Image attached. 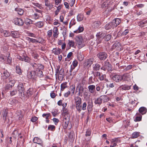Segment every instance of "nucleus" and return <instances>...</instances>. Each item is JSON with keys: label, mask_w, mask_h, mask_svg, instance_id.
I'll list each match as a JSON object with an SVG mask.
<instances>
[{"label": "nucleus", "mask_w": 147, "mask_h": 147, "mask_svg": "<svg viewBox=\"0 0 147 147\" xmlns=\"http://www.w3.org/2000/svg\"><path fill=\"white\" fill-rule=\"evenodd\" d=\"M76 41L77 46L79 49H81L85 46V43L84 41L83 40L82 36H76Z\"/></svg>", "instance_id": "f257e3e1"}, {"label": "nucleus", "mask_w": 147, "mask_h": 147, "mask_svg": "<svg viewBox=\"0 0 147 147\" xmlns=\"http://www.w3.org/2000/svg\"><path fill=\"white\" fill-rule=\"evenodd\" d=\"M70 115L69 114L64 115L63 120V125L64 129H66L69 122Z\"/></svg>", "instance_id": "f03ea898"}, {"label": "nucleus", "mask_w": 147, "mask_h": 147, "mask_svg": "<svg viewBox=\"0 0 147 147\" xmlns=\"http://www.w3.org/2000/svg\"><path fill=\"white\" fill-rule=\"evenodd\" d=\"M84 91V88L80 84H79L77 87L76 93H78L77 95L79 96H82L83 93Z\"/></svg>", "instance_id": "7ed1b4c3"}, {"label": "nucleus", "mask_w": 147, "mask_h": 147, "mask_svg": "<svg viewBox=\"0 0 147 147\" xmlns=\"http://www.w3.org/2000/svg\"><path fill=\"white\" fill-rule=\"evenodd\" d=\"M94 59L93 58H90L86 60L84 63L85 67H86L88 68L90 67L91 65L93 63Z\"/></svg>", "instance_id": "20e7f679"}, {"label": "nucleus", "mask_w": 147, "mask_h": 147, "mask_svg": "<svg viewBox=\"0 0 147 147\" xmlns=\"http://www.w3.org/2000/svg\"><path fill=\"white\" fill-rule=\"evenodd\" d=\"M98 57L101 60H105L107 57V54L105 52H100L97 55Z\"/></svg>", "instance_id": "39448f33"}, {"label": "nucleus", "mask_w": 147, "mask_h": 147, "mask_svg": "<svg viewBox=\"0 0 147 147\" xmlns=\"http://www.w3.org/2000/svg\"><path fill=\"white\" fill-rule=\"evenodd\" d=\"M18 88L19 94L21 96L22 95V94L24 95V88L23 84L22 83H19L18 86Z\"/></svg>", "instance_id": "423d86ee"}, {"label": "nucleus", "mask_w": 147, "mask_h": 147, "mask_svg": "<svg viewBox=\"0 0 147 147\" xmlns=\"http://www.w3.org/2000/svg\"><path fill=\"white\" fill-rule=\"evenodd\" d=\"M132 78L131 74L126 73L122 75V80L128 81L130 80Z\"/></svg>", "instance_id": "0eeeda50"}, {"label": "nucleus", "mask_w": 147, "mask_h": 147, "mask_svg": "<svg viewBox=\"0 0 147 147\" xmlns=\"http://www.w3.org/2000/svg\"><path fill=\"white\" fill-rule=\"evenodd\" d=\"M14 23L15 24L20 26H22L24 24L23 21L21 19L16 18L14 19Z\"/></svg>", "instance_id": "6e6552de"}, {"label": "nucleus", "mask_w": 147, "mask_h": 147, "mask_svg": "<svg viewBox=\"0 0 147 147\" xmlns=\"http://www.w3.org/2000/svg\"><path fill=\"white\" fill-rule=\"evenodd\" d=\"M35 71H29L27 73L28 78L30 79H34L36 78Z\"/></svg>", "instance_id": "1a4fd4ad"}, {"label": "nucleus", "mask_w": 147, "mask_h": 147, "mask_svg": "<svg viewBox=\"0 0 147 147\" xmlns=\"http://www.w3.org/2000/svg\"><path fill=\"white\" fill-rule=\"evenodd\" d=\"M113 80L116 82H119L122 80V75H115L112 77Z\"/></svg>", "instance_id": "9d476101"}, {"label": "nucleus", "mask_w": 147, "mask_h": 147, "mask_svg": "<svg viewBox=\"0 0 147 147\" xmlns=\"http://www.w3.org/2000/svg\"><path fill=\"white\" fill-rule=\"evenodd\" d=\"M30 64L34 69H38L39 67H40V69H43L44 66L41 64H37L36 63L34 62L33 63H30Z\"/></svg>", "instance_id": "9b49d317"}, {"label": "nucleus", "mask_w": 147, "mask_h": 147, "mask_svg": "<svg viewBox=\"0 0 147 147\" xmlns=\"http://www.w3.org/2000/svg\"><path fill=\"white\" fill-rule=\"evenodd\" d=\"M57 69L56 70V74H59L64 75V69L61 68L60 70V66L58 65L57 66Z\"/></svg>", "instance_id": "f8f14e48"}, {"label": "nucleus", "mask_w": 147, "mask_h": 147, "mask_svg": "<svg viewBox=\"0 0 147 147\" xmlns=\"http://www.w3.org/2000/svg\"><path fill=\"white\" fill-rule=\"evenodd\" d=\"M121 22V20L118 18H115L112 22L114 28L116 27Z\"/></svg>", "instance_id": "ddd939ff"}, {"label": "nucleus", "mask_w": 147, "mask_h": 147, "mask_svg": "<svg viewBox=\"0 0 147 147\" xmlns=\"http://www.w3.org/2000/svg\"><path fill=\"white\" fill-rule=\"evenodd\" d=\"M104 28L105 29L108 30L112 28H113L114 27L113 26V23L111 22L106 24Z\"/></svg>", "instance_id": "4468645a"}, {"label": "nucleus", "mask_w": 147, "mask_h": 147, "mask_svg": "<svg viewBox=\"0 0 147 147\" xmlns=\"http://www.w3.org/2000/svg\"><path fill=\"white\" fill-rule=\"evenodd\" d=\"M131 86V85L129 86L125 84L121 86L119 88L123 90H126L130 89Z\"/></svg>", "instance_id": "2eb2a0df"}, {"label": "nucleus", "mask_w": 147, "mask_h": 147, "mask_svg": "<svg viewBox=\"0 0 147 147\" xmlns=\"http://www.w3.org/2000/svg\"><path fill=\"white\" fill-rule=\"evenodd\" d=\"M121 47L120 43L118 42H116L114 43L112 46V49H115L116 50L119 49Z\"/></svg>", "instance_id": "dca6fc26"}, {"label": "nucleus", "mask_w": 147, "mask_h": 147, "mask_svg": "<svg viewBox=\"0 0 147 147\" xmlns=\"http://www.w3.org/2000/svg\"><path fill=\"white\" fill-rule=\"evenodd\" d=\"M93 102L92 100H89L88 102L87 109L88 111H91L92 109Z\"/></svg>", "instance_id": "f3484780"}, {"label": "nucleus", "mask_w": 147, "mask_h": 147, "mask_svg": "<svg viewBox=\"0 0 147 147\" xmlns=\"http://www.w3.org/2000/svg\"><path fill=\"white\" fill-rule=\"evenodd\" d=\"M96 36L97 38L103 39L105 36V33L99 32L97 33Z\"/></svg>", "instance_id": "a211bd4d"}, {"label": "nucleus", "mask_w": 147, "mask_h": 147, "mask_svg": "<svg viewBox=\"0 0 147 147\" xmlns=\"http://www.w3.org/2000/svg\"><path fill=\"white\" fill-rule=\"evenodd\" d=\"M88 88L89 92L91 93H93L95 90V86L94 85H90L88 86Z\"/></svg>", "instance_id": "6ab92c4d"}, {"label": "nucleus", "mask_w": 147, "mask_h": 147, "mask_svg": "<svg viewBox=\"0 0 147 147\" xmlns=\"http://www.w3.org/2000/svg\"><path fill=\"white\" fill-rule=\"evenodd\" d=\"M53 36L54 37L57 38L59 34L58 30L57 27H56L54 28L53 31Z\"/></svg>", "instance_id": "aec40b11"}, {"label": "nucleus", "mask_w": 147, "mask_h": 147, "mask_svg": "<svg viewBox=\"0 0 147 147\" xmlns=\"http://www.w3.org/2000/svg\"><path fill=\"white\" fill-rule=\"evenodd\" d=\"M75 103L76 104H81L82 100L79 96L75 97L74 98Z\"/></svg>", "instance_id": "412c9836"}, {"label": "nucleus", "mask_w": 147, "mask_h": 147, "mask_svg": "<svg viewBox=\"0 0 147 147\" xmlns=\"http://www.w3.org/2000/svg\"><path fill=\"white\" fill-rule=\"evenodd\" d=\"M74 132L73 131H71L69 136V140L71 142L74 141Z\"/></svg>", "instance_id": "4be33fe9"}, {"label": "nucleus", "mask_w": 147, "mask_h": 147, "mask_svg": "<svg viewBox=\"0 0 147 147\" xmlns=\"http://www.w3.org/2000/svg\"><path fill=\"white\" fill-rule=\"evenodd\" d=\"M138 111L142 115H143L146 112V109L144 107H142L139 109Z\"/></svg>", "instance_id": "5701e85b"}, {"label": "nucleus", "mask_w": 147, "mask_h": 147, "mask_svg": "<svg viewBox=\"0 0 147 147\" xmlns=\"http://www.w3.org/2000/svg\"><path fill=\"white\" fill-rule=\"evenodd\" d=\"M26 39L29 41V42H32V43H36V42L40 43V42L38 40H36L35 39L30 38L29 37L26 38Z\"/></svg>", "instance_id": "b1692460"}, {"label": "nucleus", "mask_w": 147, "mask_h": 147, "mask_svg": "<svg viewBox=\"0 0 147 147\" xmlns=\"http://www.w3.org/2000/svg\"><path fill=\"white\" fill-rule=\"evenodd\" d=\"M104 65L107 68V70H109L111 69V65L108 61H106L105 62Z\"/></svg>", "instance_id": "393cba45"}, {"label": "nucleus", "mask_w": 147, "mask_h": 147, "mask_svg": "<svg viewBox=\"0 0 147 147\" xmlns=\"http://www.w3.org/2000/svg\"><path fill=\"white\" fill-rule=\"evenodd\" d=\"M67 82H65L61 84V91L64 90L67 87Z\"/></svg>", "instance_id": "a878e982"}, {"label": "nucleus", "mask_w": 147, "mask_h": 147, "mask_svg": "<svg viewBox=\"0 0 147 147\" xmlns=\"http://www.w3.org/2000/svg\"><path fill=\"white\" fill-rule=\"evenodd\" d=\"M78 58L80 61H82L84 59V55L83 54L81 53H78L77 55Z\"/></svg>", "instance_id": "bb28decb"}, {"label": "nucleus", "mask_w": 147, "mask_h": 147, "mask_svg": "<svg viewBox=\"0 0 147 147\" xmlns=\"http://www.w3.org/2000/svg\"><path fill=\"white\" fill-rule=\"evenodd\" d=\"M15 11L20 15H22L23 13V10L22 9L16 8L15 9Z\"/></svg>", "instance_id": "cd10ccee"}, {"label": "nucleus", "mask_w": 147, "mask_h": 147, "mask_svg": "<svg viewBox=\"0 0 147 147\" xmlns=\"http://www.w3.org/2000/svg\"><path fill=\"white\" fill-rule=\"evenodd\" d=\"M9 102L12 105H15L18 103V101L15 99H10L9 100Z\"/></svg>", "instance_id": "c85d7f7f"}, {"label": "nucleus", "mask_w": 147, "mask_h": 147, "mask_svg": "<svg viewBox=\"0 0 147 147\" xmlns=\"http://www.w3.org/2000/svg\"><path fill=\"white\" fill-rule=\"evenodd\" d=\"M33 141L34 143H36L38 144H41L42 141L38 137L34 138L33 140Z\"/></svg>", "instance_id": "c756f323"}, {"label": "nucleus", "mask_w": 147, "mask_h": 147, "mask_svg": "<svg viewBox=\"0 0 147 147\" xmlns=\"http://www.w3.org/2000/svg\"><path fill=\"white\" fill-rule=\"evenodd\" d=\"M100 24V21H96L93 23L92 26L94 28H97L99 27Z\"/></svg>", "instance_id": "7c9ffc66"}, {"label": "nucleus", "mask_w": 147, "mask_h": 147, "mask_svg": "<svg viewBox=\"0 0 147 147\" xmlns=\"http://www.w3.org/2000/svg\"><path fill=\"white\" fill-rule=\"evenodd\" d=\"M84 16L82 14H79L77 16V21L78 22H81L82 21L84 18Z\"/></svg>", "instance_id": "2f4dec72"}, {"label": "nucleus", "mask_w": 147, "mask_h": 147, "mask_svg": "<svg viewBox=\"0 0 147 147\" xmlns=\"http://www.w3.org/2000/svg\"><path fill=\"white\" fill-rule=\"evenodd\" d=\"M61 49L59 48H54L53 50V52L55 55H58L60 53Z\"/></svg>", "instance_id": "473e14b6"}, {"label": "nucleus", "mask_w": 147, "mask_h": 147, "mask_svg": "<svg viewBox=\"0 0 147 147\" xmlns=\"http://www.w3.org/2000/svg\"><path fill=\"white\" fill-rule=\"evenodd\" d=\"M102 99L101 98V97L98 98L95 100L94 101V103L96 104L100 105L102 102Z\"/></svg>", "instance_id": "72a5a7b5"}, {"label": "nucleus", "mask_w": 147, "mask_h": 147, "mask_svg": "<svg viewBox=\"0 0 147 147\" xmlns=\"http://www.w3.org/2000/svg\"><path fill=\"white\" fill-rule=\"evenodd\" d=\"M100 66L98 63H96L94 65L93 70L94 71L99 70L100 68Z\"/></svg>", "instance_id": "f704fd0d"}, {"label": "nucleus", "mask_w": 147, "mask_h": 147, "mask_svg": "<svg viewBox=\"0 0 147 147\" xmlns=\"http://www.w3.org/2000/svg\"><path fill=\"white\" fill-rule=\"evenodd\" d=\"M3 74V77L4 79H6L10 75L9 73L7 70L4 71Z\"/></svg>", "instance_id": "c9c22d12"}, {"label": "nucleus", "mask_w": 147, "mask_h": 147, "mask_svg": "<svg viewBox=\"0 0 147 147\" xmlns=\"http://www.w3.org/2000/svg\"><path fill=\"white\" fill-rule=\"evenodd\" d=\"M16 73L19 74L20 75L22 74V70L21 69L20 67L19 66H16Z\"/></svg>", "instance_id": "e433bc0d"}, {"label": "nucleus", "mask_w": 147, "mask_h": 147, "mask_svg": "<svg viewBox=\"0 0 147 147\" xmlns=\"http://www.w3.org/2000/svg\"><path fill=\"white\" fill-rule=\"evenodd\" d=\"M76 108L77 110L79 112L82 110V105L81 104H76Z\"/></svg>", "instance_id": "4c0bfd02"}, {"label": "nucleus", "mask_w": 147, "mask_h": 147, "mask_svg": "<svg viewBox=\"0 0 147 147\" xmlns=\"http://www.w3.org/2000/svg\"><path fill=\"white\" fill-rule=\"evenodd\" d=\"M36 26L38 28H41L44 25L43 23L42 22H39L35 23Z\"/></svg>", "instance_id": "58836bf2"}, {"label": "nucleus", "mask_w": 147, "mask_h": 147, "mask_svg": "<svg viewBox=\"0 0 147 147\" xmlns=\"http://www.w3.org/2000/svg\"><path fill=\"white\" fill-rule=\"evenodd\" d=\"M36 73L37 74V76L39 77H41L43 76V73L42 71L38 69V70H36Z\"/></svg>", "instance_id": "ea45409f"}, {"label": "nucleus", "mask_w": 147, "mask_h": 147, "mask_svg": "<svg viewBox=\"0 0 147 147\" xmlns=\"http://www.w3.org/2000/svg\"><path fill=\"white\" fill-rule=\"evenodd\" d=\"M27 93L28 97L30 96L33 94L32 90L31 88H29L27 90Z\"/></svg>", "instance_id": "a19ab883"}, {"label": "nucleus", "mask_w": 147, "mask_h": 147, "mask_svg": "<svg viewBox=\"0 0 147 147\" xmlns=\"http://www.w3.org/2000/svg\"><path fill=\"white\" fill-rule=\"evenodd\" d=\"M3 34L4 36L5 37H7L10 36L11 34L9 31L7 30H5L3 31Z\"/></svg>", "instance_id": "79ce46f5"}, {"label": "nucleus", "mask_w": 147, "mask_h": 147, "mask_svg": "<svg viewBox=\"0 0 147 147\" xmlns=\"http://www.w3.org/2000/svg\"><path fill=\"white\" fill-rule=\"evenodd\" d=\"M11 34L10 35L13 38H16L18 36V32L15 31H11Z\"/></svg>", "instance_id": "37998d69"}, {"label": "nucleus", "mask_w": 147, "mask_h": 147, "mask_svg": "<svg viewBox=\"0 0 147 147\" xmlns=\"http://www.w3.org/2000/svg\"><path fill=\"white\" fill-rule=\"evenodd\" d=\"M63 115H64L67 114H69L67 110L65 108L64 105L63 106Z\"/></svg>", "instance_id": "c03bdc74"}, {"label": "nucleus", "mask_w": 147, "mask_h": 147, "mask_svg": "<svg viewBox=\"0 0 147 147\" xmlns=\"http://www.w3.org/2000/svg\"><path fill=\"white\" fill-rule=\"evenodd\" d=\"M42 116L44 117H45V118L46 119H48L51 117V114L50 113H44L42 114Z\"/></svg>", "instance_id": "a18cd8bd"}, {"label": "nucleus", "mask_w": 147, "mask_h": 147, "mask_svg": "<svg viewBox=\"0 0 147 147\" xmlns=\"http://www.w3.org/2000/svg\"><path fill=\"white\" fill-rule=\"evenodd\" d=\"M75 85H72L70 87V89L71 90V92L73 94H74L75 90Z\"/></svg>", "instance_id": "49530a36"}, {"label": "nucleus", "mask_w": 147, "mask_h": 147, "mask_svg": "<svg viewBox=\"0 0 147 147\" xmlns=\"http://www.w3.org/2000/svg\"><path fill=\"white\" fill-rule=\"evenodd\" d=\"M32 21L30 19L26 18L25 20V23L27 25H29L32 23Z\"/></svg>", "instance_id": "de8ad7c7"}, {"label": "nucleus", "mask_w": 147, "mask_h": 147, "mask_svg": "<svg viewBox=\"0 0 147 147\" xmlns=\"http://www.w3.org/2000/svg\"><path fill=\"white\" fill-rule=\"evenodd\" d=\"M84 30V28L82 27H79L77 30L74 31L75 33H79L82 32Z\"/></svg>", "instance_id": "09e8293b"}, {"label": "nucleus", "mask_w": 147, "mask_h": 147, "mask_svg": "<svg viewBox=\"0 0 147 147\" xmlns=\"http://www.w3.org/2000/svg\"><path fill=\"white\" fill-rule=\"evenodd\" d=\"M68 44L70 47H73L74 45V42L73 40H69Z\"/></svg>", "instance_id": "8fccbe9b"}, {"label": "nucleus", "mask_w": 147, "mask_h": 147, "mask_svg": "<svg viewBox=\"0 0 147 147\" xmlns=\"http://www.w3.org/2000/svg\"><path fill=\"white\" fill-rule=\"evenodd\" d=\"M30 59L27 56H24L23 61H25L26 62L28 63L30 62Z\"/></svg>", "instance_id": "3c124183"}, {"label": "nucleus", "mask_w": 147, "mask_h": 147, "mask_svg": "<svg viewBox=\"0 0 147 147\" xmlns=\"http://www.w3.org/2000/svg\"><path fill=\"white\" fill-rule=\"evenodd\" d=\"M16 82L15 80H12L9 81V85L11 86L12 87L14 86V84Z\"/></svg>", "instance_id": "603ef678"}, {"label": "nucleus", "mask_w": 147, "mask_h": 147, "mask_svg": "<svg viewBox=\"0 0 147 147\" xmlns=\"http://www.w3.org/2000/svg\"><path fill=\"white\" fill-rule=\"evenodd\" d=\"M111 36L109 34H108L105 37V41H109L111 38Z\"/></svg>", "instance_id": "864d4df0"}, {"label": "nucleus", "mask_w": 147, "mask_h": 147, "mask_svg": "<svg viewBox=\"0 0 147 147\" xmlns=\"http://www.w3.org/2000/svg\"><path fill=\"white\" fill-rule=\"evenodd\" d=\"M13 135V137H15L17 136H19V135H20V134H19L18 133V131L16 130H15L12 134Z\"/></svg>", "instance_id": "5fc2aeb1"}, {"label": "nucleus", "mask_w": 147, "mask_h": 147, "mask_svg": "<svg viewBox=\"0 0 147 147\" xmlns=\"http://www.w3.org/2000/svg\"><path fill=\"white\" fill-rule=\"evenodd\" d=\"M7 63L8 64H10L11 63L12 59L11 58L9 55L7 57Z\"/></svg>", "instance_id": "6e6d98bb"}, {"label": "nucleus", "mask_w": 147, "mask_h": 147, "mask_svg": "<svg viewBox=\"0 0 147 147\" xmlns=\"http://www.w3.org/2000/svg\"><path fill=\"white\" fill-rule=\"evenodd\" d=\"M55 129V126L53 125H50L48 127V129L49 130L53 131Z\"/></svg>", "instance_id": "4d7b16f0"}, {"label": "nucleus", "mask_w": 147, "mask_h": 147, "mask_svg": "<svg viewBox=\"0 0 147 147\" xmlns=\"http://www.w3.org/2000/svg\"><path fill=\"white\" fill-rule=\"evenodd\" d=\"M58 75V79L60 81H62L63 80L64 77V75L59 74H56Z\"/></svg>", "instance_id": "13d9d810"}, {"label": "nucleus", "mask_w": 147, "mask_h": 147, "mask_svg": "<svg viewBox=\"0 0 147 147\" xmlns=\"http://www.w3.org/2000/svg\"><path fill=\"white\" fill-rule=\"evenodd\" d=\"M7 114V113L5 111H4L3 113L2 114V115L3 116V119L5 120H6V117Z\"/></svg>", "instance_id": "bf43d9fd"}, {"label": "nucleus", "mask_w": 147, "mask_h": 147, "mask_svg": "<svg viewBox=\"0 0 147 147\" xmlns=\"http://www.w3.org/2000/svg\"><path fill=\"white\" fill-rule=\"evenodd\" d=\"M0 59L3 61H5L7 59V57L3 55H0Z\"/></svg>", "instance_id": "052dcab7"}, {"label": "nucleus", "mask_w": 147, "mask_h": 147, "mask_svg": "<svg viewBox=\"0 0 147 147\" xmlns=\"http://www.w3.org/2000/svg\"><path fill=\"white\" fill-rule=\"evenodd\" d=\"M138 137V133L137 132H134L132 135V137L133 138H137Z\"/></svg>", "instance_id": "680f3d73"}, {"label": "nucleus", "mask_w": 147, "mask_h": 147, "mask_svg": "<svg viewBox=\"0 0 147 147\" xmlns=\"http://www.w3.org/2000/svg\"><path fill=\"white\" fill-rule=\"evenodd\" d=\"M108 5L107 2H105L102 5L101 7L102 8H105Z\"/></svg>", "instance_id": "e2e57ef3"}, {"label": "nucleus", "mask_w": 147, "mask_h": 147, "mask_svg": "<svg viewBox=\"0 0 147 147\" xmlns=\"http://www.w3.org/2000/svg\"><path fill=\"white\" fill-rule=\"evenodd\" d=\"M47 35L49 38H50L52 35V30H49L47 32Z\"/></svg>", "instance_id": "0e129e2a"}, {"label": "nucleus", "mask_w": 147, "mask_h": 147, "mask_svg": "<svg viewBox=\"0 0 147 147\" xmlns=\"http://www.w3.org/2000/svg\"><path fill=\"white\" fill-rule=\"evenodd\" d=\"M93 77L92 76L90 77L89 79V84L93 83L94 81L92 80Z\"/></svg>", "instance_id": "69168bd1"}, {"label": "nucleus", "mask_w": 147, "mask_h": 147, "mask_svg": "<svg viewBox=\"0 0 147 147\" xmlns=\"http://www.w3.org/2000/svg\"><path fill=\"white\" fill-rule=\"evenodd\" d=\"M87 104L86 102H84L83 104L82 109L83 110H85L86 109Z\"/></svg>", "instance_id": "338daca9"}, {"label": "nucleus", "mask_w": 147, "mask_h": 147, "mask_svg": "<svg viewBox=\"0 0 147 147\" xmlns=\"http://www.w3.org/2000/svg\"><path fill=\"white\" fill-rule=\"evenodd\" d=\"M105 77V75L102 74L101 76L98 77V79L100 81H102L104 80V78Z\"/></svg>", "instance_id": "774afa93"}]
</instances>
